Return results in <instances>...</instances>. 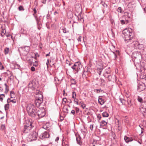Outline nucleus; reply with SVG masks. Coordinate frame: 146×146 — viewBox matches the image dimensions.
I'll list each match as a JSON object with an SVG mask.
<instances>
[{
  "mask_svg": "<svg viewBox=\"0 0 146 146\" xmlns=\"http://www.w3.org/2000/svg\"><path fill=\"white\" fill-rule=\"evenodd\" d=\"M122 36L126 42L130 43L133 42V44L134 45L135 48H139V46H140L137 41H134L135 36L132 29L130 28L125 29L123 31Z\"/></svg>",
  "mask_w": 146,
  "mask_h": 146,
  "instance_id": "nucleus-1",
  "label": "nucleus"
},
{
  "mask_svg": "<svg viewBox=\"0 0 146 146\" xmlns=\"http://www.w3.org/2000/svg\"><path fill=\"white\" fill-rule=\"evenodd\" d=\"M46 115L45 110L43 108L36 109L32 117L35 119H38L44 117Z\"/></svg>",
  "mask_w": 146,
  "mask_h": 146,
  "instance_id": "nucleus-2",
  "label": "nucleus"
},
{
  "mask_svg": "<svg viewBox=\"0 0 146 146\" xmlns=\"http://www.w3.org/2000/svg\"><path fill=\"white\" fill-rule=\"evenodd\" d=\"M36 109L34 104H29L27 105V110L29 115L32 117L33 116L34 113Z\"/></svg>",
  "mask_w": 146,
  "mask_h": 146,
  "instance_id": "nucleus-3",
  "label": "nucleus"
},
{
  "mask_svg": "<svg viewBox=\"0 0 146 146\" xmlns=\"http://www.w3.org/2000/svg\"><path fill=\"white\" fill-rule=\"evenodd\" d=\"M43 102L42 96L40 94L36 97V99L35 101V104L37 107H38Z\"/></svg>",
  "mask_w": 146,
  "mask_h": 146,
  "instance_id": "nucleus-4",
  "label": "nucleus"
},
{
  "mask_svg": "<svg viewBox=\"0 0 146 146\" xmlns=\"http://www.w3.org/2000/svg\"><path fill=\"white\" fill-rule=\"evenodd\" d=\"M132 56L135 58L134 60L135 62H136L137 60H139V61L137 63H139L140 59L141 58V56L139 52H134L132 54Z\"/></svg>",
  "mask_w": 146,
  "mask_h": 146,
  "instance_id": "nucleus-5",
  "label": "nucleus"
},
{
  "mask_svg": "<svg viewBox=\"0 0 146 146\" xmlns=\"http://www.w3.org/2000/svg\"><path fill=\"white\" fill-rule=\"evenodd\" d=\"M38 134L36 132L34 131L31 133L29 135V137L31 141L35 140L37 139Z\"/></svg>",
  "mask_w": 146,
  "mask_h": 146,
  "instance_id": "nucleus-6",
  "label": "nucleus"
},
{
  "mask_svg": "<svg viewBox=\"0 0 146 146\" xmlns=\"http://www.w3.org/2000/svg\"><path fill=\"white\" fill-rule=\"evenodd\" d=\"M49 137L50 135L48 132V131H45L41 134L40 137L41 139H43L45 138H48Z\"/></svg>",
  "mask_w": 146,
  "mask_h": 146,
  "instance_id": "nucleus-7",
  "label": "nucleus"
},
{
  "mask_svg": "<svg viewBox=\"0 0 146 146\" xmlns=\"http://www.w3.org/2000/svg\"><path fill=\"white\" fill-rule=\"evenodd\" d=\"M145 84L143 83L141 84H139L137 85V90L139 92L143 91L145 89Z\"/></svg>",
  "mask_w": 146,
  "mask_h": 146,
  "instance_id": "nucleus-8",
  "label": "nucleus"
},
{
  "mask_svg": "<svg viewBox=\"0 0 146 146\" xmlns=\"http://www.w3.org/2000/svg\"><path fill=\"white\" fill-rule=\"evenodd\" d=\"M30 48L29 46H25L23 49V54L24 55H26L29 52Z\"/></svg>",
  "mask_w": 146,
  "mask_h": 146,
  "instance_id": "nucleus-9",
  "label": "nucleus"
},
{
  "mask_svg": "<svg viewBox=\"0 0 146 146\" xmlns=\"http://www.w3.org/2000/svg\"><path fill=\"white\" fill-rule=\"evenodd\" d=\"M107 78H108V80L109 81L114 82L116 79V77L115 75H108Z\"/></svg>",
  "mask_w": 146,
  "mask_h": 146,
  "instance_id": "nucleus-10",
  "label": "nucleus"
},
{
  "mask_svg": "<svg viewBox=\"0 0 146 146\" xmlns=\"http://www.w3.org/2000/svg\"><path fill=\"white\" fill-rule=\"evenodd\" d=\"M77 17L78 21H79L80 22H83L84 21L83 19V16L81 12L78 15Z\"/></svg>",
  "mask_w": 146,
  "mask_h": 146,
  "instance_id": "nucleus-11",
  "label": "nucleus"
},
{
  "mask_svg": "<svg viewBox=\"0 0 146 146\" xmlns=\"http://www.w3.org/2000/svg\"><path fill=\"white\" fill-rule=\"evenodd\" d=\"M139 111L143 114V115H145V113H146V109L145 108L141 106L139 108Z\"/></svg>",
  "mask_w": 146,
  "mask_h": 146,
  "instance_id": "nucleus-12",
  "label": "nucleus"
},
{
  "mask_svg": "<svg viewBox=\"0 0 146 146\" xmlns=\"http://www.w3.org/2000/svg\"><path fill=\"white\" fill-rule=\"evenodd\" d=\"M32 124L31 122L29 121L28 123L25 125L24 126V129H26L28 127H30L31 128V127H32Z\"/></svg>",
  "mask_w": 146,
  "mask_h": 146,
  "instance_id": "nucleus-13",
  "label": "nucleus"
},
{
  "mask_svg": "<svg viewBox=\"0 0 146 146\" xmlns=\"http://www.w3.org/2000/svg\"><path fill=\"white\" fill-rule=\"evenodd\" d=\"M78 105H80L83 109H84L86 107L85 104H84L82 101L79 102L78 104Z\"/></svg>",
  "mask_w": 146,
  "mask_h": 146,
  "instance_id": "nucleus-14",
  "label": "nucleus"
},
{
  "mask_svg": "<svg viewBox=\"0 0 146 146\" xmlns=\"http://www.w3.org/2000/svg\"><path fill=\"white\" fill-rule=\"evenodd\" d=\"M124 140L126 143H128L129 142L132 141L133 140L131 139L130 138L127 137V136H125Z\"/></svg>",
  "mask_w": 146,
  "mask_h": 146,
  "instance_id": "nucleus-15",
  "label": "nucleus"
},
{
  "mask_svg": "<svg viewBox=\"0 0 146 146\" xmlns=\"http://www.w3.org/2000/svg\"><path fill=\"white\" fill-rule=\"evenodd\" d=\"M98 100L99 103L101 105L103 104L104 103V101L102 98H99Z\"/></svg>",
  "mask_w": 146,
  "mask_h": 146,
  "instance_id": "nucleus-16",
  "label": "nucleus"
},
{
  "mask_svg": "<svg viewBox=\"0 0 146 146\" xmlns=\"http://www.w3.org/2000/svg\"><path fill=\"white\" fill-rule=\"evenodd\" d=\"M107 122L105 121L104 120L102 121L100 123V126L104 127L107 125Z\"/></svg>",
  "mask_w": 146,
  "mask_h": 146,
  "instance_id": "nucleus-17",
  "label": "nucleus"
},
{
  "mask_svg": "<svg viewBox=\"0 0 146 146\" xmlns=\"http://www.w3.org/2000/svg\"><path fill=\"white\" fill-rule=\"evenodd\" d=\"M113 53L114 54L115 56V59L114 60H115L117 58V54H119V51H116L115 52H113Z\"/></svg>",
  "mask_w": 146,
  "mask_h": 146,
  "instance_id": "nucleus-18",
  "label": "nucleus"
},
{
  "mask_svg": "<svg viewBox=\"0 0 146 146\" xmlns=\"http://www.w3.org/2000/svg\"><path fill=\"white\" fill-rule=\"evenodd\" d=\"M6 33V30L5 29H3L1 31V34L2 37H4V35H5Z\"/></svg>",
  "mask_w": 146,
  "mask_h": 146,
  "instance_id": "nucleus-19",
  "label": "nucleus"
},
{
  "mask_svg": "<svg viewBox=\"0 0 146 146\" xmlns=\"http://www.w3.org/2000/svg\"><path fill=\"white\" fill-rule=\"evenodd\" d=\"M109 114L107 112L105 111L102 113V115L104 117H107L109 116Z\"/></svg>",
  "mask_w": 146,
  "mask_h": 146,
  "instance_id": "nucleus-20",
  "label": "nucleus"
},
{
  "mask_svg": "<svg viewBox=\"0 0 146 146\" xmlns=\"http://www.w3.org/2000/svg\"><path fill=\"white\" fill-rule=\"evenodd\" d=\"M10 95L11 98H14L15 97V95L14 92L13 91L10 92Z\"/></svg>",
  "mask_w": 146,
  "mask_h": 146,
  "instance_id": "nucleus-21",
  "label": "nucleus"
},
{
  "mask_svg": "<svg viewBox=\"0 0 146 146\" xmlns=\"http://www.w3.org/2000/svg\"><path fill=\"white\" fill-rule=\"evenodd\" d=\"M70 80L71 84L73 85L76 84V82L74 79L72 78Z\"/></svg>",
  "mask_w": 146,
  "mask_h": 146,
  "instance_id": "nucleus-22",
  "label": "nucleus"
},
{
  "mask_svg": "<svg viewBox=\"0 0 146 146\" xmlns=\"http://www.w3.org/2000/svg\"><path fill=\"white\" fill-rule=\"evenodd\" d=\"M127 104L128 106L129 107H130L132 105V104L131 103V100H127Z\"/></svg>",
  "mask_w": 146,
  "mask_h": 146,
  "instance_id": "nucleus-23",
  "label": "nucleus"
},
{
  "mask_svg": "<svg viewBox=\"0 0 146 146\" xmlns=\"http://www.w3.org/2000/svg\"><path fill=\"white\" fill-rule=\"evenodd\" d=\"M36 21V22H37V24L38 25H39L40 23V19H39L37 17V16L36 17H35Z\"/></svg>",
  "mask_w": 146,
  "mask_h": 146,
  "instance_id": "nucleus-24",
  "label": "nucleus"
},
{
  "mask_svg": "<svg viewBox=\"0 0 146 146\" xmlns=\"http://www.w3.org/2000/svg\"><path fill=\"white\" fill-rule=\"evenodd\" d=\"M111 72L110 71H106L105 72L104 74V76L105 77L108 76V74H110V73Z\"/></svg>",
  "mask_w": 146,
  "mask_h": 146,
  "instance_id": "nucleus-25",
  "label": "nucleus"
},
{
  "mask_svg": "<svg viewBox=\"0 0 146 146\" xmlns=\"http://www.w3.org/2000/svg\"><path fill=\"white\" fill-rule=\"evenodd\" d=\"M61 30L64 33H66L68 32V31H66V29L64 27H62L61 28Z\"/></svg>",
  "mask_w": 146,
  "mask_h": 146,
  "instance_id": "nucleus-26",
  "label": "nucleus"
},
{
  "mask_svg": "<svg viewBox=\"0 0 146 146\" xmlns=\"http://www.w3.org/2000/svg\"><path fill=\"white\" fill-rule=\"evenodd\" d=\"M5 97V95L4 94H0V100L1 102H2L3 98Z\"/></svg>",
  "mask_w": 146,
  "mask_h": 146,
  "instance_id": "nucleus-27",
  "label": "nucleus"
},
{
  "mask_svg": "<svg viewBox=\"0 0 146 146\" xmlns=\"http://www.w3.org/2000/svg\"><path fill=\"white\" fill-rule=\"evenodd\" d=\"M9 48H5L4 51L5 54H6L8 53L9 52Z\"/></svg>",
  "mask_w": 146,
  "mask_h": 146,
  "instance_id": "nucleus-28",
  "label": "nucleus"
},
{
  "mask_svg": "<svg viewBox=\"0 0 146 146\" xmlns=\"http://www.w3.org/2000/svg\"><path fill=\"white\" fill-rule=\"evenodd\" d=\"M76 94L75 92H73L72 93V98L73 99L76 98Z\"/></svg>",
  "mask_w": 146,
  "mask_h": 146,
  "instance_id": "nucleus-29",
  "label": "nucleus"
},
{
  "mask_svg": "<svg viewBox=\"0 0 146 146\" xmlns=\"http://www.w3.org/2000/svg\"><path fill=\"white\" fill-rule=\"evenodd\" d=\"M80 64V62H77L75 63L74 64V66H76V67H77L78 68L79 67V66Z\"/></svg>",
  "mask_w": 146,
  "mask_h": 146,
  "instance_id": "nucleus-30",
  "label": "nucleus"
},
{
  "mask_svg": "<svg viewBox=\"0 0 146 146\" xmlns=\"http://www.w3.org/2000/svg\"><path fill=\"white\" fill-rule=\"evenodd\" d=\"M80 139H81V137L79 135L78 138L77 137H76V141H77V142L79 144H80V143H81Z\"/></svg>",
  "mask_w": 146,
  "mask_h": 146,
  "instance_id": "nucleus-31",
  "label": "nucleus"
},
{
  "mask_svg": "<svg viewBox=\"0 0 146 146\" xmlns=\"http://www.w3.org/2000/svg\"><path fill=\"white\" fill-rule=\"evenodd\" d=\"M74 99V103L76 104L77 105H78V102H79V101H78V100L77 99H76V98H75Z\"/></svg>",
  "mask_w": 146,
  "mask_h": 146,
  "instance_id": "nucleus-32",
  "label": "nucleus"
},
{
  "mask_svg": "<svg viewBox=\"0 0 146 146\" xmlns=\"http://www.w3.org/2000/svg\"><path fill=\"white\" fill-rule=\"evenodd\" d=\"M4 108L5 111L8 110L9 108V104H5V106Z\"/></svg>",
  "mask_w": 146,
  "mask_h": 146,
  "instance_id": "nucleus-33",
  "label": "nucleus"
},
{
  "mask_svg": "<svg viewBox=\"0 0 146 146\" xmlns=\"http://www.w3.org/2000/svg\"><path fill=\"white\" fill-rule=\"evenodd\" d=\"M33 11H34V13L33 14V16L35 17H36V16L35 15V14H36L37 13V11L35 8H34L33 9Z\"/></svg>",
  "mask_w": 146,
  "mask_h": 146,
  "instance_id": "nucleus-34",
  "label": "nucleus"
},
{
  "mask_svg": "<svg viewBox=\"0 0 146 146\" xmlns=\"http://www.w3.org/2000/svg\"><path fill=\"white\" fill-rule=\"evenodd\" d=\"M19 9L20 11H23L24 10V9L23 6H20L18 8Z\"/></svg>",
  "mask_w": 146,
  "mask_h": 146,
  "instance_id": "nucleus-35",
  "label": "nucleus"
},
{
  "mask_svg": "<svg viewBox=\"0 0 146 146\" xmlns=\"http://www.w3.org/2000/svg\"><path fill=\"white\" fill-rule=\"evenodd\" d=\"M142 106L145 108L146 109V101H144L142 103Z\"/></svg>",
  "mask_w": 146,
  "mask_h": 146,
  "instance_id": "nucleus-36",
  "label": "nucleus"
},
{
  "mask_svg": "<svg viewBox=\"0 0 146 146\" xmlns=\"http://www.w3.org/2000/svg\"><path fill=\"white\" fill-rule=\"evenodd\" d=\"M5 129V126L4 125H2L1 126V129L2 130H4Z\"/></svg>",
  "mask_w": 146,
  "mask_h": 146,
  "instance_id": "nucleus-37",
  "label": "nucleus"
},
{
  "mask_svg": "<svg viewBox=\"0 0 146 146\" xmlns=\"http://www.w3.org/2000/svg\"><path fill=\"white\" fill-rule=\"evenodd\" d=\"M121 10H122V9H121V7H119L118 8L117 11L118 12H119L121 13H122V11Z\"/></svg>",
  "mask_w": 146,
  "mask_h": 146,
  "instance_id": "nucleus-38",
  "label": "nucleus"
},
{
  "mask_svg": "<svg viewBox=\"0 0 146 146\" xmlns=\"http://www.w3.org/2000/svg\"><path fill=\"white\" fill-rule=\"evenodd\" d=\"M120 23L122 25L126 24V23H125V20H121Z\"/></svg>",
  "mask_w": 146,
  "mask_h": 146,
  "instance_id": "nucleus-39",
  "label": "nucleus"
},
{
  "mask_svg": "<svg viewBox=\"0 0 146 146\" xmlns=\"http://www.w3.org/2000/svg\"><path fill=\"white\" fill-rule=\"evenodd\" d=\"M87 71H84L82 74V76L83 77H85L86 76V75L87 74Z\"/></svg>",
  "mask_w": 146,
  "mask_h": 146,
  "instance_id": "nucleus-40",
  "label": "nucleus"
},
{
  "mask_svg": "<svg viewBox=\"0 0 146 146\" xmlns=\"http://www.w3.org/2000/svg\"><path fill=\"white\" fill-rule=\"evenodd\" d=\"M119 99L120 101L122 104H123L125 103V100H124L123 99H122L121 98H120Z\"/></svg>",
  "mask_w": 146,
  "mask_h": 146,
  "instance_id": "nucleus-41",
  "label": "nucleus"
},
{
  "mask_svg": "<svg viewBox=\"0 0 146 146\" xmlns=\"http://www.w3.org/2000/svg\"><path fill=\"white\" fill-rule=\"evenodd\" d=\"M137 100L139 102H141L142 101V99L139 96H138L137 98Z\"/></svg>",
  "mask_w": 146,
  "mask_h": 146,
  "instance_id": "nucleus-42",
  "label": "nucleus"
},
{
  "mask_svg": "<svg viewBox=\"0 0 146 146\" xmlns=\"http://www.w3.org/2000/svg\"><path fill=\"white\" fill-rule=\"evenodd\" d=\"M73 69L75 70L76 71L78 69L77 67H76V66H74V65L71 67Z\"/></svg>",
  "mask_w": 146,
  "mask_h": 146,
  "instance_id": "nucleus-43",
  "label": "nucleus"
},
{
  "mask_svg": "<svg viewBox=\"0 0 146 146\" xmlns=\"http://www.w3.org/2000/svg\"><path fill=\"white\" fill-rule=\"evenodd\" d=\"M62 101L63 102H64V103L65 104L66 102V101H67L66 98H63L62 99Z\"/></svg>",
  "mask_w": 146,
  "mask_h": 146,
  "instance_id": "nucleus-44",
  "label": "nucleus"
},
{
  "mask_svg": "<svg viewBox=\"0 0 146 146\" xmlns=\"http://www.w3.org/2000/svg\"><path fill=\"white\" fill-rule=\"evenodd\" d=\"M102 5L104 8H107L108 7L107 5L105 3H104L102 4Z\"/></svg>",
  "mask_w": 146,
  "mask_h": 146,
  "instance_id": "nucleus-45",
  "label": "nucleus"
},
{
  "mask_svg": "<svg viewBox=\"0 0 146 146\" xmlns=\"http://www.w3.org/2000/svg\"><path fill=\"white\" fill-rule=\"evenodd\" d=\"M102 70H103V69H102V68L99 69V70H98V73L99 75H100L101 74V73L102 72Z\"/></svg>",
  "mask_w": 146,
  "mask_h": 146,
  "instance_id": "nucleus-46",
  "label": "nucleus"
},
{
  "mask_svg": "<svg viewBox=\"0 0 146 146\" xmlns=\"http://www.w3.org/2000/svg\"><path fill=\"white\" fill-rule=\"evenodd\" d=\"M97 117H98V119L99 120H100L101 119L102 117L101 115H100V114H98V115Z\"/></svg>",
  "mask_w": 146,
  "mask_h": 146,
  "instance_id": "nucleus-47",
  "label": "nucleus"
},
{
  "mask_svg": "<svg viewBox=\"0 0 146 146\" xmlns=\"http://www.w3.org/2000/svg\"><path fill=\"white\" fill-rule=\"evenodd\" d=\"M75 111L76 113H78L79 111V109L77 107H76L75 108Z\"/></svg>",
  "mask_w": 146,
  "mask_h": 146,
  "instance_id": "nucleus-48",
  "label": "nucleus"
},
{
  "mask_svg": "<svg viewBox=\"0 0 146 146\" xmlns=\"http://www.w3.org/2000/svg\"><path fill=\"white\" fill-rule=\"evenodd\" d=\"M4 67L2 65L1 63L0 62V69L2 70L3 69Z\"/></svg>",
  "mask_w": 146,
  "mask_h": 146,
  "instance_id": "nucleus-49",
  "label": "nucleus"
},
{
  "mask_svg": "<svg viewBox=\"0 0 146 146\" xmlns=\"http://www.w3.org/2000/svg\"><path fill=\"white\" fill-rule=\"evenodd\" d=\"M31 70L32 71H34L35 70V68L33 66H32L31 67Z\"/></svg>",
  "mask_w": 146,
  "mask_h": 146,
  "instance_id": "nucleus-50",
  "label": "nucleus"
},
{
  "mask_svg": "<svg viewBox=\"0 0 146 146\" xmlns=\"http://www.w3.org/2000/svg\"><path fill=\"white\" fill-rule=\"evenodd\" d=\"M16 102V100L15 99L12 100H10V102H12L13 103H15Z\"/></svg>",
  "mask_w": 146,
  "mask_h": 146,
  "instance_id": "nucleus-51",
  "label": "nucleus"
},
{
  "mask_svg": "<svg viewBox=\"0 0 146 146\" xmlns=\"http://www.w3.org/2000/svg\"><path fill=\"white\" fill-rule=\"evenodd\" d=\"M71 113H72L73 115H74L75 114L76 112L75 110H72L71 111Z\"/></svg>",
  "mask_w": 146,
  "mask_h": 146,
  "instance_id": "nucleus-52",
  "label": "nucleus"
},
{
  "mask_svg": "<svg viewBox=\"0 0 146 146\" xmlns=\"http://www.w3.org/2000/svg\"><path fill=\"white\" fill-rule=\"evenodd\" d=\"M93 126L94 125H91L90 126V129L92 130V131L93 128Z\"/></svg>",
  "mask_w": 146,
  "mask_h": 146,
  "instance_id": "nucleus-53",
  "label": "nucleus"
},
{
  "mask_svg": "<svg viewBox=\"0 0 146 146\" xmlns=\"http://www.w3.org/2000/svg\"><path fill=\"white\" fill-rule=\"evenodd\" d=\"M5 89V90L4 93L7 94L9 92V90H8V89H7V88L6 89Z\"/></svg>",
  "mask_w": 146,
  "mask_h": 146,
  "instance_id": "nucleus-54",
  "label": "nucleus"
},
{
  "mask_svg": "<svg viewBox=\"0 0 146 146\" xmlns=\"http://www.w3.org/2000/svg\"><path fill=\"white\" fill-rule=\"evenodd\" d=\"M4 85L6 87L5 89L7 88V89H8V90H9V87L7 85L6 83H5L4 84Z\"/></svg>",
  "mask_w": 146,
  "mask_h": 146,
  "instance_id": "nucleus-55",
  "label": "nucleus"
},
{
  "mask_svg": "<svg viewBox=\"0 0 146 146\" xmlns=\"http://www.w3.org/2000/svg\"><path fill=\"white\" fill-rule=\"evenodd\" d=\"M82 38V37L81 36H79L78 38V40L79 41H81V39Z\"/></svg>",
  "mask_w": 146,
  "mask_h": 146,
  "instance_id": "nucleus-56",
  "label": "nucleus"
},
{
  "mask_svg": "<svg viewBox=\"0 0 146 146\" xmlns=\"http://www.w3.org/2000/svg\"><path fill=\"white\" fill-rule=\"evenodd\" d=\"M46 0H42V3L45 4L46 3Z\"/></svg>",
  "mask_w": 146,
  "mask_h": 146,
  "instance_id": "nucleus-57",
  "label": "nucleus"
},
{
  "mask_svg": "<svg viewBox=\"0 0 146 146\" xmlns=\"http://www.w3.org/2000/svg\"><path fill=\"white\" fill-rule=\"evenodd\" d=\"M59 140V137H57L55 140V141L56 142H57V141Z\"/></svg>",
  "mask_w": 146,
  "mask_h": 146,
  "instance_id": "nucleus-58",
  "label": "nucleus"
},
{
  "mask_svg": "<svg viewBox=\"0 0 146 146\" xmlns=\"http://www.w3.org/2000/svg\"><path fill=\"white\" fill-rule=\"evenodd\" d=\"M101 82L102 83H103L105 82V81L104 79L101 78Z\"/></svg>",
  "mask_w": 146,
  "mask_h": 146,
  "instance_id": "nucleus-59",
  "label": "nucleus"
},
{
  "mask_svg": "<svg viewBox=\"0 0 146 146\" xmlns=\"http://www.w3.org/2000/svg\"><path fill=\"white\" fill-rule=\"evenodd\" d=\"M7 102L8 103H10V99L9 98H8Z\"/></svg>",
  "mask_w": 146,
  "mask_h": 146,
  "instance_id": "nucleus-60",
  "label": "nucleus"
},
{
  "mask_svg": "<svg viewBox=\"0 0 146 146\" xmlns=\"http://www.w3.org/2000/svg\"><path fill=\"white\" fill-rule=\"evenodd\" d=\"M50 15L49 14H48L47 15L46 18L47 19H48L49 18Z\"/></svg>",
  "mask_w": 146,
  "mask_h": 146,
  "instance_id": "nucleus-61",
  "label": "nucleus"
},
{
  "mask_svg": "<svg viewBox=\"0 0 146 146\" xmlns=\"http://www.w3.org/2000/svg\"><path fill=\"white\" fill-rule=\"evenodd\" d=\"M56 79H57V80L59 81V79H58V78H57L56 77H54V80L55 81H56Z\"/></svg>",
  "mask_w": 146,
  "mask_h": 146,
  "instance_id": "nucleus-62",
  "label": "nucleus"
},
{
  "mask_svg": "<svg viewBox=\"0 0 146 146\" xmlns=\"http://www.w3.org/2000/svg\"><path fill=\"white\" fill-rule=\"evenodd\" d=\"M125 20V23H126V24H127L129 22V21L127 20Z\"/></svg>",
  "mask_w": 146,
  "mask_h": 146,
  "instance_id": "nucleus-63",
  "label": "nucleus"
},
{
  "mask_svg": "<svg viewBox=\"0 0 146 146\" xmlns=\"http://www.w3.org/2000/svg\"><path fill=\"white\" fill-rule=\"evenodd\" d=\"M50 52H49L48 54H46V56H50Z\"/></svg>",
  "mask_w": 146,
  "mask_h": 146,
  "instance_id": "nucleus-64",
  "label": "nucleus"
}]
</instances>
